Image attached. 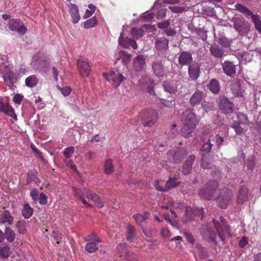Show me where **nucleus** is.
I'll list each match as a JSON object with an SVG mask.
<instances>
[{
    "mask_svg": "<svg viewBox=\"0 0 261 261\" xmlns=\"http://www.w3.org/2000/svg\"><path fill=\"white\" fill-rule=\"evenodd\" d=\"M188 72L191 80H196L199 75V65L197 63H193L189 65Z\"/></svg>",
    "mask_w": 261,
    "mask_h": 261,
    "instance_id": "obj_22",
    "label": "nucleus"
},
{
    "mask_svg": "<svg viewBox=\"0 0 261 261\" xmlns=\"http://www.w3.org/2000/svg\"><path fill=\"white\" fill-rule=\"evenodd\" d=\"M192 61V55L187 51L181 52L178 57V62L181 65L189 64Z\"/></svg>",
    "mask_w": 261,
    "mask_h": 261,
    "instance_id": "obj_26",
    "label": "nucleus"
},
{
    "mask_svg": "<svg viewBox=\"0 0 261 261\" xmlns=\"http://www.w3.org/2000/svg\"><path fill=\"white\" fill-rule=\"evenodd\" d=\"M68 8L70 10V13L72 17V22L73 23H77L80 18L78 7L75 4L70 3L68 5Z\"/></svg>",
    "mask_w": 261,
    "mask_h": 261,
    "instance_id": "obj_24",
    "label": "nucleus"
},
{
    "mask_svg": "<svg viewBox=\"0 0 261 261\" xmlns=\"http://www.w3.org/2000/svg\"><path fill=\"white\" fill-rule=\"evenodd\" d=\"M200 233L207 241L217 243L218 239L224 241V234H229V229L225 224L224 219L221 218L220 222L213 219L212 223L203 225L200 229Z\"/></svg>",
    "mask_w": 261,
    "mask_h": 261,
    "instance_id": "obj_1",
    "label": "nucleus"
},
{
    "mask_svg": "<svg viewBox=\"0 0 261 261\" xmlns=\"http://www.w3.org/2000/svg\"><path fill=\"white\" fill-rule=\"evenodd\" d=\"M33 69L36 71H44L49 67V62L43 57L35 55L31 63Z\"/></svg>",
    "mask_w": 261,
    "mask_h": 261,
    "instance_id": "obj_10",
    "label": "nucleus"
},
{
    "mask_svg": "<svg viewBox=\"0 0 261 261\" xmlns=\"http://www.w3.org/2000/svg\"><path fill=\"white\" fill-rule=\"evenodd\" d=\"M72 191L74 196L80 199L86 207H91V205L87 202L84 198V196L91 199L99 208L102 207L104 206L103 202L100 199L97 195L87 190L86 188L79 189L73 187L72 188Z\"/></svg>",
    "mask_w": 261,
    "mask_h": 261,
    "instance_id": "obj_3",
    "label": "nucleus"
},
{
    "mask_svg": "<svg viewBox=\"0 0 261 261\" xmlns=\"http://www.w3.org/2000/svg\"><path fill=\"white\" fill-rule=\"evenodd\" d=\"M208 87L211 92L215 94L218 93L220 89L219 83L215 79H213L210 81Z\"/></svg>",
    "mask_w": 261,
    "mask_h": 261,
    "instance_id": "obj_37",
    "label": "nucleus"
},
{
    "mask_svg": "<svg viewBox=\"0 0 261 261\" xmlns=\"http://www.w3.org/2000/svg\"><path fill=\"white\" fill-rule=\"evenodd\" d=\"M213 144L210 142V139H209L205 143H204L202 146V150L206 152H208L212 149V147Z\"/></svg>",
    "mask_w": 261,
    "mask_h": 261,
    "instance_id": "obj_56",
    "label": "nucleus"
},
{
    "mask_svg": "<svg viewBox=\"0 0 261 261\" xmlns=\"http://www.w3.org/2000/svg\"><path fill=\"white\" fill-rule=\"evenodd\" d=\"M164 184V182L163 181H161L160 182L158 180H156L155 182V187L158 191H161V192H166L167 191V190H166V185H165L164 187H162V185Z\"/></svg>",
    "mask_w": 261,
    "mask_h": 261,
    "instance_id": "obj_57",
    "label": "nucleus"
},
{
    "mask_svg": "<svg viewBox=\"0 0 261 261\" xmlns=\"http://www.w3.org/2000/svg\"><path fill=\"white\" fill-rule=\"evenodd\" d=\"M219 106L221 110L225 113H230L233 111V103L226 97H222L220 99Z\"/></svg>",
    "mask_w": 261,
    "mask_h": 261,
    "instance_id": "obj_20",
    "label": "nucleus"
},
{
    "mask_svg": "<svg viewBox=\"0 0 261 261\" xmlns=\"http://www.w3.org/2000/svg\"><path fill=\"white\" fill-rule=\"evenodd\" d=\"M13 66L8 63H3L0 65V70L3 73V77L7 85L10 87L13 86L17 80L16 74L12 72Z\"/></svg>",
    "mask_w": 261,
    "mask_h": 261,
    "instance_id": "obj_6",
    "label": "nucleus"
},
{
    "mask_svg": "<svg viewBox=\"0 0 261 261\" xmlns=\"http://www.w3.org/2000/svg\"><path fill=\"white\" fill-rule=\"evenodd\" d=\"M218 182L215 180L209 181L204 187L199 190V195L205 199H215L218 196L220 191L218 189Z\"/></svg>",
    "mask_w": 261,
    "mask_h": 261,
    "instance_id": "obj_4",
    "label": "nucleus"
},
{
    "mask_svg": "<svg viewBox=\"0 0 261 261\" xmlns=\"http://www.w3.org/2000/svg\"><path fill=\"white\" fill-rule=\"evenodd\" d=\"M0 220L1 222L2 223H7L9 225H10L13 223V218L10 215L9 211H5L2 214Z\"/></svg>",
    "mask_w": 261,
    "mask_h": 261,
    "instance_id": "obj_34",
    "label": "nucleus"
},
{
    "mask_svg": "<svg viewBox=\"0 0 261 261\" xmlns=\"http://www.w3.org/2000/svg\"><path fill=\"white\" fill-rule=\"evenodd\" d=\"M235 130L237 134L240 135L243 133V129L240 126V124L238 122H234L231 126Z\"/></svg>",
    "mask_w": 261,
    "mask_h": 261,
    "instance_id": "obj_59",
    "label": "nucleus"
},
{
    "mask_svg": "<svg viewBox=\"0 0 261 261\" xmlns=\"http://www.w3.org/2000/svg\"><path fill=\"white\" fill-rule=\"evenodd\" d=\"M183 126L181 129V135L185 138L193 136L195 133L196 126L198 123L197 116L191 109L186 110L181 116Z\"/></svg>",
    "mask_w": 261,
    "mask_h": 261,
    "instance_id": "obj_2",
    "label": "nucleus"
},
{
    "mask_svg": "<svg viewBox=\"0 0 261 261\" xmlns=\"http://www.w3.org/2000/svg\"><path fill=\"white\" fill-rule=\"evenodd\" d=\"M232 198V192L228 188H224L220 190L218 196L215 200H217L218 205L222 208H225L230 203Z\"/></svg>",
    "mask_w": 261,
    "mask_h": 261,
    "instance_id": "obj_9",
    "label": "nucleus"
},
{
    "mask_svg": "<svg viewBox=\"0 0 261 261\" xmlns=\"http://www.w3.org/2000/svg\"><path fill=\"white\" fill-rule=\"evenodd\" d=\"M38 82V79L34 75L28 76L25 80L26 86L30 88H32L36 86Z\"/></svg>",
    "mask_w": 261,
    "mask_h": 261,
    "instance_id": "obj_39",
    "label": "nucleus"
},
{
    "mask_svg": "<svg viewBox=\"0 0 261 261\" xmlns=\"http://www.w3.org/2000/svg\"><path fill=\"white\" fill-rule=\"evenodd\" d=\"M98 249V246L95 242L87 243L85 246V249L89 253H93Z\"/></svg>",
    "mask_w": 261,
    "mask_h": 261,
    "instance_id": "obj_47",
    "label": "nucleus"
},
{
    "mask_svg": "<svg viewBox=\"0 0 261 261\" xmlns=\"http://www.w3.org/2000/svg\"><path fill=\"white\" fill-rule=\"evenodd\" d=\"M202 11L203 14L212 16L215 15V11L213 8L208 6H204L202 7Z\"/></svg>",
    "mask_w": 261,
    "mask_h": 261,
    "instance_id": "obj_51",
    "label": "nucleus"
},
{
    "mask_svg": "<svg viewBox=\"0 0 261 261\" xmlns=\"http://www.w3.org/2000/svg\"><path fill=\"white\" fill-rule=\"evenodd\" d=\"M114 165L112 160L110 159H107L104 163V171L107 174H110L114 172Z\"/></svg>",
    "mask_w": 261,
    "mask_h": 261,
    "instance_id": "obj_38",
    "label": "nucleus"
},
{
    "mask_svg": "<svg viewBox=\"0 0 261 261\" xmlns=\"http://www.w3.org/2000/svg\"><path fill=\"white\" fill-rule=\"evenodd\" d=\"M120 58H122V61L124 65L129 62L131 56L130 54L126 53L125 51H120Z\"/></svg>",
    "mask_w": 261,
    "mask_h": 261,
    "instance_id": "obj_50",
    "label": "nucleus"
},
{
    "mask_svg": "<svg viewBox=\"0 0 261 261\" xmlns=\"http://www.w3.org/2000/svg\"><path fill=\"white\" fill-rule=\"evenodd\" d=\"M58 88L64 96H68L71 91V88L68 86H66L63 88H61L58 86Z\"/></svg>",
    "mask_w": 261,
    "mask_h": 261,
    "instance_id": "obj_55",
    "label": "nucleus"
},
{
    "mask_svg": "<svg viewBox=\"0 0 261 261\" xmlns=\"http://www.w3.org/2000/svg\"><path fill=\"white\" fill-rule=\"evenodd\" d=\"M119 44L124 48H128L132 46L134 49H137L138 47L136 42L130 38L126 37L124 38L123 33L122 32L118 39Z\"/></svg>",
    "mask_w": 261,
    "mask_h": 261,
    "instance_id": "obj_17",
    "label": "nucleus"
},
{
    "mask_svg": "<svg viewBox=\"0 0 261 261\" xmlns=\"http://www.w3.org/2000/svg\"><path fill=\"white\" fill-rule=\"evenodd\" d=\"M188 154V152L182 148H176L168 153V160L176 163L180 162Z\"/></svg>",
    "mask_w": 261,
    "mask_h": 261,
    "instance_id": "obj_11",
    "label": "nucleus"
},
{
    "mask_svg": "<svg viewBox=\"0 0 261 261\" xmlns=\"http://www.w3.org/2000/svg\"><path fill=\"white\" fill-rule=\"evenodd\" d=\"M185 213V217L183 218V220L185 222L192 219L193 216L195 215L193 208L191 206L186 207Z\"/></svg>",
    "mask_w": 261,
    "mask_h": 261,
    "instance_id": "obj_42",
    "label": "nucleus"
},
{
    "mask_svg": "<svg viewBox=\"0 0 261 261\" xmlns=\"http://www.w3.org/2000/svg\"><path fill=\"white\" fill-rule=\"evenodd\" d=\"M30 195L32 198L33 201L36 202L38 201V191L36 189H33L30 193Z\"/></svg>",
    "mask_w": 261,
    "mask_h": 261,
    "instance_id": "obj_62",
    "label": "nucleus"
},
{
    "mask_svg": "<svg viewBox=\"0 0 261 261\" xmlns=\"http://www.w3.org/2000/svg\"><path fill=\"white\" fill-rule=\"evenodd\" d=\"M224 72L229 76H234L236 74V66L232 62L224 61L222 64Z\"/></svg>",
    "mask_w": 261,
    "mask_h": 261,
    "instance_id": "obj_21",
    "label": "nucleus"
},
{
    "mask_svg": "<svg viewBox=\"0 0 261 261\" xmlns=\"http://www.w3.org/2000/svg\"><path fill=\"white\" fill-rule=\"evenodd\" d=\"M234 9L243 14L246 17H250L254 24L255 29L259 32H261V20L258 15L253 14L249 9L240 4H236L234 5Z\"/></svg>",
    "mask_w": 261,
    "mask_h": 261,
    "instance_id": "obj_8",
    "label": "nucleus"
},
{
    "mask_svg": "<svg viewBox=\"0 0 261 261\" xmlns=\"http://www.w3.org/2000/svg\"><path fill=\"white\" fill-rule=\"evenodd\" d=\"M207 256V251L206 249L202 247L200 245H197L195 250V257H199L200 259H204Z\"/></svg>",
    "mask_w": 261,
    "mask_h": 261,
    "instance_id": "obj_32",
    "label": "nucleus"
},
{
    "mask_svg": "<svg viewBox=\"0 0 261 261\" xmlns=\"http://www.w3.org/2000/svg\"><path fill=\"white\" fill-rule=\"evenodd\" d=\"M169 9L176 13H181L185 11V8L181 6H170Z\"/></svg>",
    "mask_w": 261,
    "mask_h": 261,
    "instance_id": "obj_53",
    "label": "nucleus"
},
{
    "mask_svg": "<svg viewBox=\"0 0 261 261\" xmlns=\"http://www.w3.org/2000/svg\"><path fill=\"white\" fill-rule=\"evenodd\" d=\"M10 248L8 245L5 244L0 247V256L2 258H7L10 254Z\"/></svg>",
    "mask_w": 261,
    "mask_h": 261,
    "instance_id": "obj_44",
    "label": "nucleus"
},
{
    "mask_svg": "<svg viewBox=\"0 0 261 261\" xmlns=\"http://www.w3.org/2000/svg\"><path fill=\"white\" fill-rule=\"evenodd\" d=\"M230 89L235 96L242 97L243 96L244 91L241 88L240 81L238 79L232 81L231 83Z\"/></svg>",
    "mask_w": 261,
    "mask_h": 261,
    "instance_id": "obj_18",
    "label": "nucleus"
},
{
    "mask_svg": "<svg viewBox=\"0 0 261 261\" xmlns=\"http://www.w3.org/2000/svg\"><path fill=\"white\" fill-rule=\"evenodd\" d=\"M210 51L211 54L216 58H222L227 55L225 50L216 44L211 45Z\"/></svg>",
    "mask_w": 261,
    "mask_h": 261,
    "instance_id": "obj_19",
    "label": "nucleus"
},
{
    "mask_svg": "<svg viewBox=\"0 0 261 261\" xmlns=\"http://www.w3.org/2000/svg\"><path fill=\"white\" fill-rule=\"evenodd\" d=\"M152 69L154 74L158 77H163L166 73V69L161 61H155L152 64Z\"/></svg>",
    "mask_w": 261,
    "mask_h": 261,
    "instance_id": "obj_16",
    "label": "nucleus"
},
{
    "mask_svg": "<svg viewBox=\"0 0 261 261\" xmlns=\"http://www.w3.org/2000/svg\"><path fill=\"white\" fill-rule=\"evenodd\" d=\"M218 43L224 47L230 46L232 40L226 38L225 36H221L218 38Z\"/></svg>",
    "mask_w": 261,
    "mask_h": 261,
    "instance_id": "obj_41",
    "label": "nucleus"
},
{
    "mask_svg": "<svg viewBox=\"0 0 261 261\" xmlns=\"http://www.w3.org/2000/svg\"><path fill=\"white\" fill-rule=\"evenodd\" d=\"M98 24V21L95 16L92 17L91 18L87 20L84 22V28L89 29L93 28Z\"/></svg>",
    "mask_w": 261,
    "mask_h": 261,
    "instance_id": "obj_43",
    "label": "nucleus"
},
{
    "mask_svg": "<svg viewBox=\"0 0 261 261\" xmlns=\"http://www.w3.org/2000/svg\"><path fill=\"white\" fill-rule=\"evenodd\" d=\"M103 76L108 81L112 80L114 87H118L121 82L125 80V77L121 74L115 73L114 71H111L110 73H103Z\"/></svg>",
    "mask_w": 261,
    "mask_h": 261,
    "instance_id": "obj_13",
    "label": "nucleus"
},
{
    "mask_svg": "<svg viewBox=\"0 0 261 261\" xmlns=\"http://www.w3.org/2000/svg\"><path fill=\"white\" fill-rule=\"evenodd\" d=\"M74 147H67L64 150L63 154L66 159H69L71 156L72 153L74 152Z\"/></svg>",
    "mask_w": 261,
    "mask_h": 261,
    "instance_id": "obj_54",
    "label": "nucleus"
},
{
    "mask_svg": "<svg viewBox=\"0 0 261 261\" xmlns=\"http://www.w3.org/2000/svg\"><path fill=\"white\" fill-rule=\"evenodd\" d=\"M118 251L120 253V256H122L124 253H125V251L127 250L126 246L125 244H120L117 247Z\"/></svg>",
    "mask_w": 261,
    "mask_h": 261,
    "instance_id": "obj_58",
    "label": "nucleus"
},
{
    "mask_svg": "<svg viewBox=\"0 0 261 261\" xmlns=\"http://www.w3.org/2000/svg\"><path fill=\"white\" fill-rule=\"evenodd\" d=\"M88 8L89 9H87L85 12V14L84 16V18H87L91 16L95 10V7L93 4H90L88 6Z\"/></svg>",
    "mask_w": 261,
    "mask_h": 261,
    "instance_id": "obj_52",
    "label": "nucleus"
},
{
    "mask_svg": "<svg viewBox=\"0 0 261 261\" xmlns=\"http://www.w3.org/2000/svg\"><path fill=\"white\" fill-rule=\"evenodd\" d=\"M145 56L140 55L136 56L133 60V69L136 72L141 71L144 68L146 64Z\"/></svg>",
    "mask_w": 261,
    "mask_h": 261,
    "instance_id": "obj_15",
    "label": "nucleus"
},
{
    "mask_svg": "<svg viewBox=\"0 0 261 261\" xmlns=\"http://www.w3.org/2000/svg\"><path fill=\"white\" fill-rule=\"evenodd\" d=\"M33 212V210L30 205L28 204H25L22 211V215L25 218L28 219L32 216Z\"/></svg>",
    "mask_w": 261,
    "mask_h": 261,
    "instance_id": "obj_45",
    "label": "nucleus"
},
{
    "mask_svg": "<svg viewBox=\"0 0 261 261\" xmlns=\"http://www.w3.org/2000/svg\"><path fill=\"white\" fill-rule=\"evenodd\" d=\"M130 34L133 37L138 39L143 36L144 31L141 28H133L130 31Z\"/></svg>",
    "mask_w": 261,
    "mask_h": 261,
    "instance_id": "obj_46",
    "label": "nucleus"
},
{
    "mask_svg": "<svg viewBox=\"0 0 261 261\" xmlns=\"http://www.w3.org/2000/svg\"><path fill=\"white\" fill-rule=\"evenodd\" d=\"M248 189L242 187L239 192L237 201L239 204H242L248 200Z\"/></svg>",
    "mask_w": 261,
    "mask_h": 261,
    "instance_id": "obj_30",
    "label": "nucleus"
},
{
    "mask_svg": "<svg viewBox=\"0 0 261 261\" xmlns=\"http://www.w3.org/2000/svg\"><path fill=\"white\" fill-rule=\"evenodd\" d=\"M0 111L15 119H17L13 108L9 103L0 102Z\"/></svg>",
    "mask_w": 261,
    "mask_h": 261,
    "instance_id": "obj_23",
    "label": "nucleus"
},
{
    "mask_svg": "<svg viewBox=\"0 0 261 261\" xmlns=\"http://www.w3.org/2000/svg\"><path fill=\"white\" fill-rule=\"evenodd\" d=\"M135 227L132 226V225H128L126 227V238L127 241H128L130 242H132L133 241L135 236Z\"/></svg>",
    "mask_w": 261,
    "mask_h": 261,
    "instance_id": "obj_35",
    "label": "nucleus"
},
{
    "mask_svg": "<svg viewBox=\"0 0 261 261\" xmlns=\"http://www.w3.org/2000/svg\"><path fill=\"white\" fill-rule=\"evenodd\" d=\"M191 32L195 33L203 41L206 40L207 39L206 31L203 29L194 28L191 30Z\"/></svg>",
    "mask_w": 261,
    "mask_h": 261,
    "instance_id": "obj_40",
    "label": "nucleus"
},
{
    "mask_svg": "<svg viewBox=\"0 0 261 261\" xmlns=\"http://www.w3.org/2000/svg\"><path fill=\"white\" fill-rule=\"evenodd\" d=\"M202 107L206 112L215 110L214 104L212 102L204 101L202 104Z\"/></svg>",
    "mask_w": 261,
    "mask_h": 261,
    "instance_id": "obj_49",
    "label": "nucleus"
},
{
    "mask_svg": "<svg viewBox=\"0 0 261 261\" xmlns=\"http://www.w3.org/2000/svg\"><path fill=\"white\" fill-rule=\"evenodd\" d=\"M47 196L43 193H41L39 195V197L38 198V200L41 204H45L47 202Z\"/></svg>",
    "mask_w": 261,
    "mask_h": 261,
    "instance_id": "obj_60",
    "label": "nucleus"
},
{
    "mask_svg": "<svg viewBox=\"0 0 261 261\" xmlns=\"http://www.w3.org/2000/svg\"><path fill=\"white\" fill-rule=\"evenodd\" d=\"M9 28L12 31L17 32L20 35H24L27 31V28L23 24L20 19H11L9 21Z\"/></svg>",
    "mask_w": 261,
    "mask_h": 261,
    "instance_id": "obj_12",
    "label": "nucleus"
},
{
    "mask_svg": "<svg viewBox=\"0 0 261 261\" xmlns=\"http://www.w3.org/2000/svg\"><path fill=\"white\" fill-rule=\"evenodd\" d=\"M178 178L175 177H170L168 180L166 181L165 184L166 185V190L167 191L176 187L179 184V181L177 180Z\"/></svg>",
    "mask_w": 261,
    "mask_h": 261,
    "instance_id": "obj_33",
    "label": "nucleus"
},
{
    "mask_svg": "<svg viewBox=\"0 0 261 261\" xmlns=\"http://www.w3.org/2000/svg\"><path fill=\"white\" fill-rule=\"evenodd\" d=\"M168 43L169 41L165 37L159 38L155 40V47L159 50H166L168 48Z\"/></svg>",
    "mask_w": 261,
    "mask_h": 261,
    "instance_id": "obj_27",
    "label": "nucleus"
},
{
    "mask_svg": "<svg viewBox=\"0 0 261 261\" xmlns=\"http://www.w3.org/2000/svg\"><path fill=\"white\" fill-rule=\"evenodd\" d=\"M78 70L83 77L88 76L90 72L91 68L89 63L84 59H80L77 62Z\"/></svg>",
    "mask_w": 261,
    "mask_h": 261,
    "instance_id": "obj_14",
    "label": "nucleus"
},
{
    "mask_svg": "<svg viewBox=\"0 0 261 261\" xmlns=\"http://www.w3.org/2000/svg\"><path fill=\"white\" fill-rule=\"evenodd\" d=\"M139 118L145 127H150L153 125L158 119V115L154 110L149 109L142 111L139 114Z\"/></svg>",
    "mask_w": 261,
    "mask_h": 261,
    "instance_id": "obj_7",
    "label": "nucleus"
},
{
    "mask_svg": "<svg viewBox=\"0 0 261 261\" xmlns=\"http://www.w3.org/2000/svg\"><path fill=\"white\" fill-rule=\"evenodd\" d=\"M4 236L6 239L9 242H13L15 238V232L9 227H6Z\"/></svg>",
    "mask_w": 261,
    "mask_h": 261,
    "instance_id": "obj_36",
    "label": "nucleus"
},
{
    "mask_svg": "<svg viewBox=\"0 0 261 261\" xmlns=\"http://www.w3.org/2000/svg\"><path fill=\"white\" fill-rule=\"evenodd\" d=\"M169 25L170 22L168 20H165L164 21L158 23V27L160 29H167Z\"/></svg>",
    "mask_w": 261,
    "mask_h": 261,
    "instance_id": "obj_63",
    "label": "nucleus"
},
{
    "mask_svg": "<svg viewBox=\"0 0 261 261\" xmlns=\"http://www.w3.org/2000/svg\"><path fill=\"white\" fill-rule=\"evenodd\" d=\"M204 97V93L200 91H196L190 99V103L194 106L199 105Z\"/></svg>",
    "mask_w": 261,
    "mask_h": 261,
    "instance_id": "obj_25",
    "label": "nucleus"
},
{
    "mask_svg": "<svg viewBox=\"0 0 261 261\" xmlns=\"http://www.w3.org/2000/svg\"><path fill=\"white\" fill-rule=\"evenodd\" d=\"M215 142L219 148L223 144L224 142V139L219 135H217L215 137Z\"/></svg>",
    "mask_w": 261,
    "mask_h": 261,
    "instance_id": "obj_61",
    "label": "nucleus"
},
{
    "mask_svg": "<svg viewBox=\"0 0 261 261\" xmlns=\"http://www.w3.org/2000/svg\"><path fill=\"white\" fill-rule=\"evenodd\" d=\"M201 167L203 169H208L211 168V164L208 163L207 160L204 157L202 158Z\"/></svg>",
    "mask_w": 261,
    "mask_h": 261,
    "instance_id": "obj_64",
    "label": "nucleus"
},
{
    "mask_svg": "<svg viewBox=\"0 0 261 261\" xmlns=\"http://www.w3.org/2000/svg\"><path fill=\"white\" fill-rule=\"evenodd\" d=\"M140 82L141 84L145 83L144 87L147 89L148 92L150 94H154L153 89L154 81L152 79L149 77H144L140 81Z\"/></svg>",
    "mask_w": 261,
    "mask_h": 261,
    "instance_id": "obj_29",
    "label": "nucleus"
},
{
    "mask_svg": "<svg viewBox=\"0 0 261 261\" xmlns=\"http://www.w3.org/2000/svg\"><path fill=\"white\" fill-rule=\"evenodd\" d=\"M230 21L233 24V28L240 36H246L250 31V24L241 15H234Z\"/></svg>",
    "mask_w": 261,
    "mask_h": 261,
    "instance_id": "obj_5",
    "label": "nucleus"
},
{
    "mask_svg": "<svg viewBox=\"0 0 261 261\" xmlns=\"http://www.w3.org/2000/svg\"><path fill=\"white\" fill-rule=\"evenodd\" d=\"M165 91L170 93H175L177 92L176 83L174 82H165L163 84Z\"/></svg>",
    "mask_w": 261,
    "mask_h": 261,
    "instance_id": "obj_31",
    "label": "nucleus"
},
{
    "mask_svg": "<svg viewBox=\"0 0 261 261\" xmlns=\"http://www.w3.org/2000/svg\"><path fill=\"white\" fill-rule=\"evenodd\" d=\"M148 215V213H145L143 214H136L133 217L138 224L141 225L142 223L147 218Z\"/></svg>",
    "mask_w": 261,
    "mask_h": 261,
    "instance_id": "obj_48",
    "label": "nucleus"
},
{
    "mask_svg": "<svg viewBox=\"0 0 261 261\" xmlns=\"http://www.w3.org/2000/svg\"><path fill=\"white\" fill-rule=\"evenodd\" d=\"M195 159V156L194 155H190L185 162L184 164L183 167H182V172L184 174L187 175L188 174L191 169H192V165L193 161Z\"/></svg>",
    "mask_w": 261,
    "mask_h": 261,
    "instance_id": "obj_28",
    "label": "nucleus"
}]
</instances>
